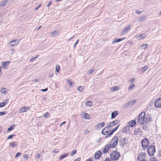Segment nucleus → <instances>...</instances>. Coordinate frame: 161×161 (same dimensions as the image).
<instances>
[{"label":"nucleus","instance_id":"obj_25","mask_svg":"<svg viewBox=\"0 0 161 161\" xmlns=\"http://www.w3.org/2000/svg\"><path fill=\"white\" fill-rule=\"evenodd\" d=\"M18 146L17 144L16 143V142H12L10 144L9 147H12V148L17 147Z\"/></svg>","mask_w":161,"mask_h":161},{"label":"nucleus","instance_id":"obj_38","mask_svg":"<svg viewBox=\"0 0 161 161\" xmlns=\"http://www.w3.org/2000/svg\"><path fill=\"white\" fill-rule=\"evenodd\" d=\"M60 67L58 64H57L56 66V71L57 72H59L60 70Z\"/></svg>","mask_w":161,"mask_h":161},{"label":"nucleus","instance_id":"obj_1","mask_svg":"<svg viewBox=\"0 0 161 161\" xmlns=\"http://www.w3.org/2000/svg\"><path fill=\"white\" fill-rule=\"evenodd\" d=\"M151 121L152 117L151 115L149 114L146 115L145 113L143 111L139 114L137 123L142 125Z\"/></svg>","mask_w":161,"mask_h":161},{"label":"nucleus","instance_id":"obj_40","mask_svg":"<svg viewBox=\"0 0 161 161\" xmlns=\"http://www.w3.org/2000/svg\"><path fill=\"white\" fill-rule=\"evenodd\" d=\"M38 57V55H36L35 57L34 56H32L30 60V61L31 62L33 61L35 59L37 58Z\"/></svg>","mask_w":161,"mask_h":161},{"label":"nucleus","instance_id":"obj_18","mask_svg":"<svg viewBox=\"0 0 161 161\" xmlns=\"http://www.w3.org/2000/svg\"><path fill=\"white\" fill-rule=\"evenodd\" d=\"M60 31L59 30L54 31L51 33V36L53 37L56 35H58Z\"/></svg>","mask_w":161,"mask_h":161},{"label":"nucleus","instance_id":"obj_48","mask_svg":"<svg viewBox=\"0 0 161 161\" xmlns=\"http://www.w3.org/2000/svg\"><path fill=\"white\" fill-rule=\"evenodd\" d=\"M125 142L127 141V140L126 139L125 137H124V138H121L120 141H119L120 142Z\"/></svg>","mask_w":161,"mask_h":161},{"label":"nucleus","instance_id":"obj_30","mask_svg":"<svg viewBox=\"0 0 161 161\" xmlns=\"http://www.w3.org/2000/svg\"><path fill=\"white\" fill-rule=\"evenodd\" d=\"M7 89L5 88H2L1 90V92L3 94H7Z\"/></svg>","mask_w":161,"mask_h":161},{"label":"nucleus","instance_id":"obj_23","mask_svg":"<svg viewBox=\"0 0 161 161\" xmlns=\"http://www.w3.org/2000/svg\"><path fill=\"white\" fill-rule=\"evenodd\" d=\"M8 0H4L1 2L0 3V7H4V6L6 4L8 3Z\"/></svg>","mask_w":161,"mask_h":161},{"label":"nucleus","instance_id":"obj_36","mask_svg":"<svg viewBox=\"0 0 161 161\" xmlns=\"http://www.w3.org/2000/svg\"><path fill=\"white\" fill-rule=\"evenodd\" d=\"M148 128V125L147 124V123L146 124H144L142 126V128L144 130H147V128Z\"/></svg>","mask_w":161,"mask_h":161},{"label":"nucleus","instance_id":"obj_42","mask_svg":"<svg viewBox=\"0 0 161 161\" xmlns=\"http://www.w3.org/2000/svg\"><path fill=\"white\" fill-rule=\"evenodd\" d=\"M113 126V125H112L111 124L110 122L109 124V125L107 127H105V128L108 129H111Z\"/></svg>","mask_w":161,"mask_h":161},{"label":"nucleus","instance_id":"obj_41","mask_svg":"<svg viewBox=\"0 0 161 161\" xmlns=\"http://www.w3.org/2000/svg\"><path fill=\"white\" fill-rule=\"evenodd\" d=\"M148 68V67L147 66H145L142 68V69L143 70V72H144L147 70Z\"/></svg>","mask_w":161,"mask_h":161},{"label":"nucleus","instance_id":"obj_47","mask_svg":"<svg viewBox=\"0 0 161 161\" xmlns=\"http://www.w3.org/2000/svg\"><path fill=\"white\" fill-rule=\"evenodd\" d=\"M50 115V114L48 112H47L44 115V117L46 118H47Z\"/></svg>","mask_w":161,"mask_h":161},{"label":"nucleus","instance_id":"obj_37","mask_svg":"<svg viewBox=\"0 0 161 161\" xmlns=\"http://www.w3.org/2000/svg\"><path fill=\"white\" fill-rule=\"evenodd\" d=\"M68 155V153H66L62 155L59 157V159L61 160L63 159L66 158Z\"/></svg>","mask_w":161,"mask_h":161},{"label":"nucleus","instance_id":"obj_11","mask_svg":"<svg viewBox=\"0 0 161 161\" xmlns=\"http://www.w3.org/2000/svg\"><path fill=\"white\" fill-rule=\"evenodd\" d=\"M19 42L18 40H13L9 43L10 46H14L15 45L18 44Z\"/></svg>","mask_w":161,"mask_h":161},{"label":"nucleus","instance_id":"obj_5","mask_svg":"<svg viewBox=\"0 0 161 161\" xmlns=\"http://www.w3.org/2000/svg\"><path fill=\"white\" fill-rule=\"evenodd\" d=\"M118 137L117 136H114L112 139V143L111 144V147L113 148L115 147L118 144Z\"/></svg>","mask_w":161,"mask_h":161},{"label":"nucleus","instance_id":"obj_31","mask_svg":"<svg viewBox=\"0 0 161 161\" xmlns=\"http://www.w3.org/2000/svg\"><path fill=\"white\" fill-rule=\"evenodd\" d=\"M146 18V16H143L142 17H140L139 18V21H142L144 20Z\"/></svg>","mask_w":161,"mask_h":161},{"label":"nucleus","instance_id":"obj_39","mask_svg":"<svg viewBox=\"0 0 161 161\" xmlns=\"http://www.w3.org/2000/svg\"><path fill=\"white\" fill-rule=\"evenodd\" d=\"M15 125H11L10 127H9L8 128V131H10L14 129V128L15 127Z\"/></svg>","mask_w":161,"mask_h":161},{"label":"nucleus","instance_id":"obj_60","mask_svg":"<svg viewBox=\"0 0 161 161\" xmlns=\"http://www.w3.org/2000/svg\"><path fill=\"white\" fill-rule=\"evenodd\" d=\"M151 161H158V160L155 158H153L151 160Z\"/></svg>","mask_w":161,"mask_h":161},{"label":"nucleus","instance_id":"obj_35","mask_svg":"<svg viewBox=\"0 0 161 161\" xmlns=\"http://www.w3.org/2000/svg\"><path fill=\"white\" fill-rule=\"evenodd\" d=\"M145 37V34L142 33L139 35L138 37L140 39H142L143 38Z\"/></svg>","mask_w":161,"mask_h":161},{"label":"nucleus","instance_id":"obj_14","mask_svg":"<svg viewBox=\"0 0 161 161\" xmlns=\"http://www.w3.org/2000/svg\"><path fill=\"white\" fill-rule=\"evenodd\" d=\"M136 124V122L135 120H132L128 122L127 126L128 127H132L134 126Z\"/></svg>","mask_w":161,"mask_h":161},{"label":"nucleus","instance_id":"obj_29","mask_svg":"<svg viewBox=\"0 0 161 161\" xmlns=\"http://www.w3.org/2000/svg\"><path fill=\"white\" fill-rule=\"evenodd\" d=\"M148 46V44H143L142 46H140V49H145L146 48V47Z\"/></svg>","mask_w":161,"mask_h":161},{"label":"nucleus","instance_id":"obj_13","mask_svg":"<svg viewBox=\"0 0 161 161\" xmlns=\"http://www.w3.org/2000/svg\"><path fill=\"white\" fill-rule=\"evenodd\" d=\"M125 38H121L115 39H113L112 40V44H113L115 43H116L119 42L120 41L124 40Z\"/></svg>","mask_w":161,"mask_h":161},{"label":"nucleus","instance_id":"obj_21","mask_svg":"<svg viewBox=\"0 0 161 161\" xmlns=\"http://www.w3.org/2000/svg\"><path fill=\"white\" fill-rule=\"evenodd\" d=\"M131 25H129L127 27H126L122 31V34H123L126 32L128 30L130 29Z\"/></svg>","mask_w":161,"mask_h":161},{"label":"nucleus","instance_id":"obj_24","mask_svg":"<svg viewBox=\"0 0 161 161\" xmlns=\"http://www.w3.org/2000/svg\"><path fill=\"white\" fill-rule=\"evenodd\" d=\"M120 122V121L119 120H115L114 121H113L112 122H111V124L113 126H114L115 125H117Z\"/></svg>","mask_w":161,"mask_h":161},{"label":"nucleus","instance_id":"obj_33","mask_svg":"<svg viewBox=\"0 0 161 161\" xmlns=\"http://www.w3.org/2000/svg\"><path fill=\"white\" fill-rule=\"evenodd\" d=\"M8 99H6L1 104H2V105L1 106V107H4L5 105H6V104H8L7 102H8Z\"/></svg>","mask_w":161,"mask_h":161},{"label":"nucleus","instance_id":"obj_46","mask_svg":"<svg viewBox=\"0 0 161 161\" xmlns=\"http://www.w3.org/2000/svg\"><path fill=\"white\" fill-rule=\"evenodd\" d=\"M139 132V129H137L134 131V134L136 135H137L138 134Z\"/></svg>","mask_w":161,"mask_h":161},{"label":"nucleus","instance_id":"obj_8","mask_svg":"<svg viewBox=\"0 0 161 161\" xmlns=\"http://www.w3.org/2000/svg\"><path fill=\"white\" fill-rule=\"evenodd\" d=\"M155 106L157 108L161 107V98H159L157 99L155 102Z\"/></svg>","mask_w":161,"mask_h":161},{"label":"nucleus","instance_id":"obj_62","mask_svg":"<svg viewBox=\"0 0 161 161\" xmlns=\"http://www.w3.org/2000/svg\"><path fill=\"white\" fill-rule=\"evenodd\" d=\"M41 155L40 154H38L37 155L36 157L37 158H39L41 157Z\"/></svg>","mask_w":161,"mask_h":161},{"label":"nucleus","instance_id":"obj_52","mask_svg":"<svg viewBox=\"0 0 161 161\" xmlns=\"http://www.w3.org/2000/svg\"><path fill=\"white\" fill-rule=\"evenodd\" d=\"M52 1H50L49 2V3H48V4L47 5V6L48 7L49 6H50L52 4Z\"/></svg>","mask_w":161,"mask_h":161},{"label":"nucleus","instance_id":"obj_15","mask_svg":"<svg viewBox=\"0 0 161 161\" xmlns=\"http://www.w3.org/2000/svg\"><path fill=\"white\" fill-rule=\"evenodd\" d=\"M81 115L82 118L84 119H90L89 115L87 113L83 112L81 114Z\"/></svg>","mask_w":161,"mask_h":161},{"label":"nucleus","instance_id":"obj_27","mask_svg":"<svg viewBox=\"0 0 161 161\" xmlns=\"http://www.w3.org/2000/svg\"><path fill=\"white\" fill-rule=\"evenodd\" d=\"M67 81L70 87H73L74 86V84L72 82L71 80H67Z\"/></svg>","mask_w":161,"mask_h":161},{"label":"nucleus","instance_id":"obj_59","mask_svg":"<svg viewBox=\"0 0 161 161\" xmlns=\"http://www.w3.org/2000/svg\"><path fill=\"white\" fill-rule=\"evenodd\" d=\"M53 152L55 153H57L58 152V150H57V149H55L53 151Z\"/></svg>","mask_w":161,"mask_h":161},{"label":"nucleus","instance_id":"obj_10","mask_svg":"<svg viewBox=\"0 0 161 161\" xmlns=\"http://www.w3.org/2000/svg\"><path fill=\"white\" fill-rule=\"evenodd\" d=\"M119 126V125H118L117 126L113 129L111 132L108 133V134L105 137V138H106L107 137L111 136L113 134V133L117 130Z\"/></svg>","mask_w":161,"mask_h":161},{"label":"nucleus","instance_id":"obj_6","mask_svg":"<svg viewBox=\"0 0 161 161\" xmlns=\"http://www.w3.org/2000/svg\"><path fill=\"white\" fill-rule=\"evenodd\" d=\"M30 109V107L28 106H24L19 109V112L20 113L27 112Z\"/></svg>","mask_w":161,"mask_h":161},{"label":"nucleus","instance_id":"obj_45","mask_svg":"<svg viewBox=\"0 0 161 161\" xmlns=\"http://www.w3.org/2000/svg\"><path fill=\"white\" fill-rule=\"evenodd\" d=\"M77 151L76 150H73L72 151L71 153V156H73L76 153Z\"/></svg>","mask_w":161,"mask_h":161},{"label":"nucleus","instance_id":"obj_44","mask_svg":"<svg viewBox=\"0 0 161 161\" xmlns=\"http://www.w3.org/2000/svg\"><path fill=\"white\" fill-rule=\"evenodd\" d=\"M95 71V69H91L87 73V74L88 75H90L93 72Z\"/></svg>","mask_w":161,"mask_h":161},{"label":"nucleus","instance_id":"obj_34","mask_svg":"<svg viewBox=\"0 0 161 161\" xmlns=\"http://www.w3.org/2000/svg\"><path fill=\"white\" fill-rule=\"evenodd\" d=\"M135 85L134 84H132L131 85H130L128 87V90H130L133 89L135 87Z\"/></svg>","mask_w":161,"mask_h":161},{"label":"nucleus","instance_id":"obj_32","mask_svg":"<svg viewBox=\"0 0 161 161\" xmlns=\"http://www.w3.org/2000/svg\"><path fill=\"white\" fill-rule=\"evenodd\" d=\"M84 87L83 86H79L77 88V90L78 91L80 92H82L83 91Z\"/></svg>","mask_w":161,"mask_h":161},{"label":"nucleus","instance_id":"obj_63","mask_svg":"<svg viewBox=\"0 0 161 161\" xmlns=\"http://www.w3.org/2000/svg\"><path fill=\"white\" fill-rule=\"evenodd\" d=\"M80 158H77L75 160V161H80Z\"/></svg>","mask_w":161,"mask_h":161},{"label":"nucleus","instance_id":"obj_56","mask_svg":"<svg viewBox=\"0 0 161 161\" xmlns=\"http://www.w3.org/2000/svg\"><path fill=\"white\" fill-rule=\"evenodd\" d=\"M141 11H138V10H136V13L137 14H140L141 13Z\"/></svg>","mask_w":161,"mask_h":161},{"label":"nucleus","instance_id":"obj_2","mask_svg":"<svg viewBox=\"0 0 161 161\" xmlns=\"http://www.w3.org/2000/svg\"><path fill=\"white\" fill-rule=\"evenodd\" d=\"M119 153L117 151L112 152L110 154V158L113 161L117 160L119 158Z\"/></svg>","mask_w":161,"mask_h":161},{"label":"nucleus","instance_id":"obj_26","mask_svg":"<svg viewBox=\"0 0 161 161\" xmlns=\"http://www.w3.org/2000/svg\"><path fill=\"white\" fill-rule=\"evenodd\" d=\"M145 154L144 153H140V155L138 156V160L141 159V158H143L145 157Z\"/></svg>","mask_w":161,"mask_h":161},{"label":"nucleus","instance_id":"obj_4","mask_svg":"<svg viewBox=\"0 0 161 161\" xmlns=\"http://www.w3.org/2000/svg\"><path fill=\"white\" fill-rule=\"evenodd\" d=\"M142 146V148H146L149 144V141L147 138L143 139L141 141Z\"/></svg>","mask_w":161,"mask_h":161},{"label":"nucleus","instance_id":"obj_16","mask_svg":"<svg viewBox=\"0 0 161 161\" xmlns=\"http://www.w3.org/2000/svg\"><path fill=\"white\" fill-rule=\"evenodd\" d=\"M101 152L100 151H97L95 154V158L96 159H98L101 155Z\"/></svg>","mask_w":161,"mask_h":161},{"label":"nucleus","instance_id":"obj_12","mask_svg":"<svg viewBox=\"0 0 161 161\" xmlns=\"http://www.w3.org/2000/svg\"><path fill=\"white\" fill-rule=\"evenodd\" d=\"M10 61H6V62H3L2 63V65L3 68L4 69H7V67L10 64Z\"/></svg>","mask_w":161,"mask_h":161},{"label":"nucleus","instance_id":"obj_55","mask_svg":"<svg viewBox=\"0 0 161 161\" xmlns=\"http://www.w3.org/2000/svg\"><path fill=\"white\" fill-rule=\"evenodd\" d=\"M47 90H48V88H46L45 89H41V91L42 92H45L47 91Z\"/></svg>","mask_w":161,"mask_h":161},{"label":"nucleus","instance_id":"obj_28","mask_svg":"<svg viewBox=\"0 0 161 161\" xmlns=\"http://www.w3.org/2000/svg\"><path fill=\"white\" fill-rule=\"evenodd\" d=\"M92 104H93L92 102L91 101H87L85 103L86 105L88 106H92Z\"/></svg>","mask_w":161,"mask_h":161},{"label":"nucleus","instance_id":"obj_17","mask_svg":"<svg viewBox=\"0 0 161 161\" xmlns=\"http://www.w3.org/2000/svg\"><path fill=\"white\" fill-rule=\"evenodd\" d=\"M107 129L105 127L103 128V129L102 130V133L103 135H108V133H109L110 130L109 129H108L107 130Z\"/></svg>","mask_w":161,"mask_h":161},{"label":"nucleus","instance_id":"obj_58","mask_svg":"<svg viewBox=\"0 0 161 161\" xmlns=\"http://www.w3.org/2000/svg\"><path fill=\"white\" fill-rule=\"evenodd\" d=\"M85 134H88L89 133V131L88 130H86L85 131Z\"/></svg>","mask_w":161,"mask_h":161},{"label":"nucleus","instance_id":"obj_64","mask_svg":"<svg viewBox=\"0 0 161 161\" xmlns=\"http://www.w3.org/2000/svg\"><path fill=\"white\" fill-rule=\"evenodd\" d=\"M80 158H77L75 160V161H80Z\"/></svg>","mask_w":161,"mask_h":161},{"label":"nucleus","instance_id":"obj_49","mask_svg":"<svg viewBox=\"0 0 161 161\" xmlns=\"http://www.w3.org/2000/svg\"><path fill=\"white\" fill-rule=\"evenodd\" d=\"M29 157V155L28 154H25L23 156V158H26V159H28Z\"/></svg>","mask_w":161,"mask_h":161},{"label":"nucleus","instance_id":"obj_9","mask_svg":"<svg viewBox=\"0 0 161 161\" xmlns=\"http://www.w3.org/2000/svg\"><path fill=\"white\" fill-rule=\"evenodd\" d=\"M109 148H113L111 147V144H108L104 147L103 150V152L104 153H106L108 151Z\"/></svg>","mask_w":161,"mask_h":161},{"label":"nucleus","instance_id":"obj_61","mask_svg":"<svg viewBox=\"0 0 161 161\" xmlns=\"http://www.w3.org/2000/svg\"><path fill=\"white\" fill-rule=\"evenodd\" d=\"M104 161H111V160L109 158H106L105 160H104Z\"/></svg>","mask_w":161,"mask_h":161},{"label":"nucleus","instance_id":"obj_57","mask_svg":"<svg viewBox=\"0 0 161 161\" xmlns=\"http://www.w3.org/2000/svg\"><path fill=\"white\" fill-rule=\"evenodd\" d=\"M135 79L134 78H132L130 80V82H131V83H132V82H133L135 81Z\"/></svg>","mask_w":161,"mask_h":161},{"label":"nucleus","instance_id":"obj_3","mask_svg":"<svg viewBox=\"0 0 161 161\" xmlns=\"http://www.w3.org/2000/svg\"><path fill=\"white\" fill-rule=\"evenodd\" d=\"M155 152V147L154 146L152 145L148 147L147 152L149 156H153Z\"/></svg>","mask_w":161,"mask_h":161},{"label":"nucleus","instance_id":"obj_20","mask_svg":"<svg viewBox=\"0 0 161 161\" xmlns=\"http://www.w3.org/2000/svg\"><path fill=\"white\" fill-rule=\"evenodd\" d=\"M105 123L104 122H102L99 123L97 125L95 126V127H97L98 128H100L103 127L105 125Z\"/></svg>","mask_w":161,"mask_h":161},{"label":"nucleus","instance_id":"obj_43","mask_svg":"<svg viewBox=\"0 0 161 161\" xmlns=\"http://www.w3.org/2000/svg\"><path fill=\"white\" fill-rule=\"evenodd\" d=\"M120 145L122 147H124L126 145V143L125 142H120Z\"/></svg>","mask_w":161,"mask_h":161},{"label":"nucleus","instance_id":"obj_51","mask_svg":"<svg viewBox=\"0 0 161 161\" xmlns=\"http://www.w3.org/2000/svg\"><path fill=\"white\" fill-rule=\"evenodd\" d=\"M7 113V112L4 111L3 112H0V116L5 114Z\"/></svg>","mask_w":161,"mask_h":161},{"label":"nucleus","instance_id":"obj_54","mask_svg":"<svg viewBox=\"0 0 161 161\" xmlns=\"http://www.w3.org/2000/svg\"><path fill=\"white\" fill-rule=\"evenodd\" d=\"M21 154V153H18L15 156V158H16V157H18V156H19Z\"/></svg>","mask_w":161,"mask_h":161},{"label":"nucleus","instance_id":"obj_7","mask_svg":"<svg viewBox=\"0 0 161 161\" xmlns=\"http://www.w3.org/2000/svg\"><path fill=\"white\" fill-rule=\"evenodd\" d=\"M136 99H134L130 101L129 102L126 104H125L124 105V107L125 108L128 107V106H132L136 102Z\"/></svg>","mask_w":161,"mask_h":161},{"label":"nucleus","instance_id":"obj_22","mask_svg":"<svg viewBox=\"0 0 161 161\" xmlns=\"http://www.w3.org/2000/svg\"><path fill=\"white\" fill-rule=\"evenodd\" d=\"M119 89V87L117 86H113L110 88V91L114 92L115 91H118Z\"/></svg>","mask_w":161,"mask_h":161},{"label":"nucleus","instance_id":"obj_19","mask_svg":"<svg viewBox=\"0 0 161 161\" xmlns=\"http://www.w3.org/2000/svg\"><path fill=\"white\" fill-rule=\"evenodd\" d=\"M118 111H114L111 114V117L112 119L115 118L116 116L118 115Z\"/></svg>","mask_w":161,"mask_h":161},{"label":"nucleus","instance_id":"obj_50","mask_svg":"<svg viewBox=\"0 0 161 161\" xmlns=\"http://www.w3.org/2000/svg\"><path fill=\"white\" fill-rule=\"evenodd\" d=\"M15 136V135H9V136H8L7 138V139L8 140L9 139H12L13 137H14Z\"/></svg>","mask_w":161,"mask_h":161},{"label":"nucleus","instance_id":"obj_53","mask_svg":"<svg viewBox=\"0 0 161 161\" xmlns=\"http://www.w3.org/2000/svg\"><path fill=\"white\" fill-rule=\"evenodd\" d=\"M41 6V4H40L38 7H36V8H35V10H38L39 9V8Z\"/></svg>","mask_w":161,"mask_h":161}]
</instances>
